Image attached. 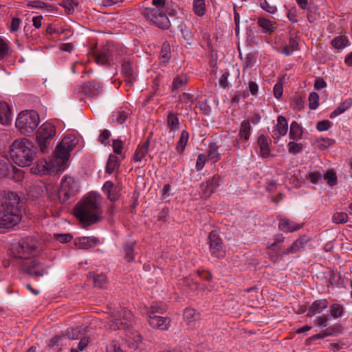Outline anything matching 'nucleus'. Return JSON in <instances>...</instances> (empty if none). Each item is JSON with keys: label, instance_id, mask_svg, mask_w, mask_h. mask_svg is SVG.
I'll return each instance as SVG.
<instances>
[{"label": "nucleus", "instance_id": "nucleus-1", "mask_svg": "<svg viewBox=\"0 0 352 352\" xmlns=\"http://www.w3.org/2000/svg\"><path fill=\"white\" fill-rule=\"evenodd\" d=\"M38 241L32 237H27L13 244L10 249L12 255L20 259V269L34 277L43 276L46 272L39 258H36Z\"/></svg>", "mask_w": 352, "mask_h": 352}, {"label": "nucleus", "instance_id": "nucleus-2", "mask_svg": "<svg viewBox=\"0 0 352 352\" xmlns=\"http://www.w3.org/2000/svg\"><path fill=\"white\" fill-rule=\"evenodd\" d=\"M76 144L74 135L65 136L57 145L54 155L50 159L40 160L36 167H32L33 173L46 175L63 170L67 167V162L70 157V152Z\"/></svg>", "mask_w": 352, "mask_h": 352}, {"label": "nucleus", "instance_id": "nucleus-3", "mask_svg": "<svg viewBox=\"0 0 352 352\" xmlns=\"http://www.w3.org/2000/svg\"><path fill=\"white\" fill-rule=\"evenodd\" d=\"M102 198L99 193L90 192L74 208L76 218L85 226L97 223L102 219Z\"/></svg>", "mask_w": 352, "mask_h": 352}, {"label": "nucleus", "instance_id": "nucleus-4", "mask_svg": "<svg viewBox=\"0 0 352 352\" xmlns=\"http://www.w3.org/2000/svg\"><path fill=\"white\" fill-rule=\"evenodd\" d=\"M112 319L109 322L108 327L111 330L124 329L126 342L132 349H138L142 342L141 335L132 327L133 314L131 311L124 308L114 311L111 315Z\"/></svg>", "mask_w": 352, "mask_h": 352}, {"label": "nucleus", "instance_id": "nucleus-5", "mask_svg": "<svg viewBox=\"0 0 352 352\" xmlns=\"http://www.w3.org/2000/svg\"><path fill=\"white\" fill-rule=\"evenodd\" d=\"M20 199L14 192H8L0 205V228H10L21 219L19 207Z\"/></svg>", "mask_w": 352, "mask_h": 352}, {"label": "nucleus", "instance_id": "nucleus-6", "mask_svg": "<svg viewBox=\"0 0 352 352\" xmlns=\"http://www.w3.org/2000/svg\"><path fill=\"white\" fill-rule=\"evenodd\" d=\"M10 155L14 164L21 167H26L32 164L36 153L32 143L27 139H22L12 143Z\"/></svg>", "mask_w": 352, "mask_h": 352}, {"label": "nucleus", "instance_id": "nucleus-7", "mask_svg": "<svg viewBox=\"0 0 352 352\" xmlns=\"http://www.w3.org/2000/svg\"><path fill=\"white\" fill-rule=\"evenodd\" d=\"M151 8L142 10V15L152 24L162 29H168L170 25L167 16L169 5L166 0H152Z\"/></svg>", "mask_w": 352, "mask_h": 352}, {"label": "nucleus", "instance_id": "nucleus-8", "mask_svg": "<svg viewBox=\"0 0 352 352\" xmlns=\"http://www.w3.org/2000/svg\"><path fill=\"white\" fill-rule=\"evenodd\" d=\"M39 122V116L36 111H23L18 115L15 125L21 134L29 135L35 131Z\"/></svg>", "mask_w": 352, "mask_h": 352}, {"label": "nucleus", "instance_id": "nucleus-9", "mask_svg": "<svg viewBox=\"0 0 352 352\" xmlns=\"http://www.w3.org/2000/svg\"><path fill=\"white\" fill-rule=\"evenodd\" d=\"M80 190V182L71 176H65L60 182L58 198L60 202H65L75 196Z\"/></svg>", "mask_w": 352, "mask_h": 352}, {"label": "nucleus", "instance_id": "nucleus-10", "mask_svg": "<svg viewBox=\"0 0 352 352\" xmlns=\"http://www.w3.org/2000/svg\"><path fill=\"white\" fill-rule=\"evenodd\" d=\"M55 134L56 129L51 123L45 122L39 127L36 134V140L41 152L46 151Z\"/></svg>", "mask_w": 352, "mask_h": 352}, {"label": "nucleus", "instance_id": "nucleus-11", "mask_svg": "<svg viewBox=\"0 0 352 352\" xmlns=\"http://www.w3.org/2000/svg\"><path fill=\"white\" fill-rule=\"evenodd\" d=\"M221 184L220 175H215L208 180L203 182L199 186V195L202 198H208L216 191Z\"/></svg>", "mask_w": 352, "mask_h": 352}, {"label": "nucleus", "instance_id": "nucleus-12", "mask_svg": "<svg viewBox=\"0 0 352 352\" xmlns=\"http://www.w3.org/2000/svg\"><path fill=\"white\" fill-rule=\"evenodd\" d=\"M208 239L211 254L218 258H223L225 256L226 252L223 245V242L219 237L217 232L214 230L210 232Z\"/></svg>", "mask_w": 352, "mask_h": 352}, {"label": "nucleus", "instance_id": "nucleus-13", "mask_svg": "<svg viewBox=\"0 0 352 352\" xmlns=\"http://www.w3.org/2000/svg\"><path fill=\"white\" fill-rule=\"evenodd\" d=\"M278 229L284 232H293L301 228L300 224L284 216H278Z\"/></svg>", "mask_w": 352, "mask_h": 352}, {"label": "nucleus", "instance_id": "nucleus-14", "mask_svg": "<svg viewBox=\"0 0 352 352\" xmlns=\"http://www.w3.org/2000/svg\"><path fill=\"white\" fill-rule=\"evenodd\" d=\"M184 319L190 329H195L200 320V314L192 308H186L184 311Z\"/></svg>", "mask_w": 352, "mask_h": 352}, {"label": "nucleus", "instance_id": "nucleus-15", "mask_svg": "<svg viewBox=\"0 0 352 352\" xmlns=\"http://www.w3.org/2000/svg\"><path fill=\"white\" fill-rule=\"evenodd\" d=\"M149 325L154 329L167 330L170 325V320L166 317L151 316L147 318Z\"/></svg>", "mask_w": 352, "mask_h": 352}, {"label": "nucleus", "instance_id": "nucleus-16", "mask_svg": "<svg viewBox=\"0 0 352 352\" xmlns=\"http://www.w3.org/2000/svg\"><path fill=\"white\" fill-rule=\"evenodd\" d=\"M288 131V124L286 118L283 116H279L277 118V124L273 130V138L278 141L282 136L286 135Z\"/></svg>", "mask_w": 352, "mask_h": 352}, {"label": "nucleus", "instance_id": "nucleus-17", "mask_svg": "<svg viewBox=\"0 0 352 352\" xmlns=\"http://www.w3.org/2000/svg\"><path fill=\"white\" fill-rule=\"evenodd\" d=\"M99 239L95 236H82L76 238L74 245L78 249L87 250L99 244Z\"/></svg>", "mask_w": 352, "mask_h": 352}, {"label": "nucleus", "instance_id": "nucleus-18", "mask_svg": "<svg viewBox=\"0 0 352 352\" xmlns=\"http://www.w3.org/2000/svg\"><path fill=\"white\" fill-rule=\"evenodd\" d=\"M12 120V113L10 107L6 102L0 101V123L8 125Z\"/></svg>", "mask_w": 352, "mask_h": 352}, {"label": "nucleus", "instance_id": "nucleus-19", "mask_svg": "<svg viewBox=\"0 0 352 352\" xmlns=\"http://www.w3.org/2000/svg\"><path fill=\"white\" fill-rule=\"evenodd\" d=\"M82 91L88 96H96L102 91V87L99 82L92 80L84 85Z\"/></svg>", "mask_w": 352, "mask_h": 352}, {"label": "nucleus", "instance_id": "nucleus-20", "mask_svg": "<svg viewBox=\"0 0 352 352\" xmlns=\"http://www.w3.org/2000/svg\"><path fill=\"white\" fill-rule=\"evenodd\" d=\"M122 70L126 84L132 85L135 80V71L133 65L129 62L124 63L122 65Z\"/></svg>", "mask_w": 352, "mask_h": 352}, {"label": "nucleus", "instance_id": "nucleus-21", "mask_svg": "<svg viewBox=\"0 0 352 352\" xmlns=\"http://www.w3.org/2000/svg\"><path fill=\"white\" fill-rule=\"evenodd\" d=\"M329 306V302L326 299L316 300L310 305L308 316H314L322 313Z\"/></svg>", "mask_w": 352, "mask_h": 352}, {"label": "nucleus", "instance_id": "nucleus-22", "mask_svg": "<svg viewBox=\"0 0 352 352\" xmlns=\"http://www.w3.org/2000/svg\"><path fill=\"white\" fill-rule=\"evenodd\" d=\"M188 83V77L186 74H180L175 76L171 85L173 91H179L186 87Z\"/></svg>", "mask_w": 352, "mask_h": 352}, {"label": "nucleus", "instance_id": "nucleus-23", "mask_svg": "<svg viewBox=\"0 0 352 352\" xmlns=\"http://www.w3.org/2000/svg\"><path fill=\"white\" fill-rule=\"evenodd\" d=\"M44 190V184L41 182H36L28 187L27 195L32 199H36L43 195Z\"/></svg>", "mask_w": 352, "mask_h": 352}, {"label": "nucleus", "instance_id": "nucleus-24", "mask_svg": "<svg viewBox=\"0 0 352 352\" xmlns=\"http://www.w3.org/2000/svg\"><path fill=\"white\" fill-rule=\"evenodd\" d=\"M257 24L262 28L263 33H271L276 30V22L263 16L258 17Z\"/></svg>", "mask_w": 352, "mask_h": 352}, {"label": "nucleus", "instance_id": "nucleus-25", "mask_svg": "<svg viewBox=\"0 0 352 352\" xmlns=\"http://www.w3.org/2000/svg\"><path fill=\"white\" fill-rule=\"evenodd\" d=\"M149 142L147 140L142 144L138 145L133 155V160L135 162H142L148 154Z\"/></svg>", "mask_w": 352, "mask_h": 352}, {"label": "nucleus", "instance_id": "nucleus-26", "mask_svg": "<svg viewBox=\"0 0 352 352\" xmlns=\"http://www.w3.org/2000/svg\"><path fill=\"white\" fill-rule=\"evenodd\" d=\"M352 106V98H349L341 102L339 106L331 113L329 117L331 119L335 118L338 116L343 113Z\"/></svg>", "mask_w": 352, "mask_h": 352}, {"label": "nucleus", "instance_id": "nucleus-27", "mask_svg": "<svg viewBox=\"0 0 352 352\" xmlns=\"http://www.w3.org/2000/svg\"><path fill=\"white\" fill-rule=\"evenodd\" d=\"M331 45L337 50H342L350 44L349 38L344 35H339L331 40Z\"/></svg>", "mask_w": 352, "mask_h": 352}, {"label": "nucleus", "instance_id": "nucleus-28", "mask_svg": "<svg viewBox=\"0 0 352 352\" xmlns=\"http://www.w3.org/2000/svg\"><path fill=\"white\" fill-rule=\"evenodd\" d=\"M258 145L260 148V155L263 158H266L270 155V149L267 138L264 135L259 136L258 139Z\"/></svg>", "mask_w": 352, "mask_h": 352}, {"label": "nucleus", "instance_id": "nucleus-29", "mask_svg": "<svg viewBox=\"0 0 352 352\" xmlns=\"http://www.w3.org/2000/svg\"><path fill=\"white\" fill-rule=\"evenodd\" d=\"M166 311V306L162 302H153L146 312L147 318L157 316V314H163Z\"/></svg>", "mask_w": 352, "mask_h": 352}, {"label": "nucleus", "instance_id": "nucleus-30", "mask_svg": "<svg viewBox=\"0 0 352 352\" xmlns=\"http://www.w3.org/2000/svg\"><path fill=\"white\" fill-rule=\"evenodd\" d=\"M12 165L8 163V160L0 155V177H5L10 175Z\"/></svg>", "mask_w": 352, "mask_h": 352}, {"label": "nucleus", "instance_id": "nucleus-31", "mask_svg": "<svg viewBox=\"0 0 352 352\" xmlns=\"http://www.w3.org/2000/svg\"><path fill=\"white\" fill-rule=\"evenodd\" d=\"M219 146L215 143H210L208 146L206 157L208 160L214 162H217L220 159V154L218 152Z\"/></svg>", "mask_w": 352, "mask_h": 352}, {"label": "nucleus", "instance_id": "nucleus-32", "mask_svg": "<svg viewBox=\"0 0 352 352\" xmlns=\"http://www.w3.org/2000/svg\"><path fill=\"white\" fill-rule=\"evenodd\" d=\"M189 138V133L183 130L181 133L179 139L176 145V150L179 153H182L185 149V147L188 143Z\"/></svg>", "mask_w": 352, "mask_h": 352}, {"label": "nucleus", "instance_id": "nucleus-33", "mask_svg": "<svg viewBox=\"0 0 352 352\" xmlns=\"http://www.w3.org/2000/svg\"><path fill=\"white\" fill-rule=\"evenodd\" d=\"M110 60V53L108 49H103L96 53V61L99 65L108 63Z\"/></svg>", "mask_w": 352, "mask_h": 352}, {"label": "nucleus", "instance_id": "nucleus-34", "mask_svg": "<svg viewBox=\"0 0 352 352\" xmlns=\"http://www.w3.org/2000/svg\"><path fill=\"white\" fill-rule=\"evenodd\" d=\"M302 135V129L300 125L296 122L293 121L290 124L289 137L293 140L300 139Z\"/></svg>", "mask_w": 352, "mask_h": 352}, {"label": "nucleus", "instance_id": "nucleus-35", "mask_svg": "<svg viewBox=\"0 0 352 352\" xmlns=\"http://www.w3.org/2000/svg\"><path fill=\"white\" fill-rule=\"evenodd\" d=\"M192 10L196 15L199 16H204L206 11L205 0H194Z\"/></svg>", "mask_w": 352, "mask_h": 352}, {"label": "nucleus", "instance_id": "nucleus-36", "mask_svg": "<svg viewBox=\"0 0 352 352\" xmlns=\"http://www.w3.org/2000/svg\"><path fill=\"white\" fill-rule=\"evenodd\" d=\"M251 133V126L250 122L248 120H244L241 122L240 130H239V136L241 139H244V140L248 141L249 140L250 135Z\"/></svg>", "mask_w": 352, "mask_h": 352}, {"label": "nucleus", "instance_id": "nucleus-37", "mask_svg": "<svg viewBox=\"0 0 352 352\" xmlns=\"http://www.w3.org/2000/svg\"><path fill=\"white\" fill-rule=\"evenodd\" d=\"M119 167L118 158L114 155H110L106 166V172L111 174Z\"/></svg>", "mask_w": 352, "mask_h": 352}, {"label": "nucleus", "instance_id": "nucleus-38", "mask_svg": "<svg viewBox=\"0 0 352 352\" xmlns=\"http://www.w3.org/2000/svg\"><path fill=\"white\" fill-rule=\"evenodd\" d=\"M287 248L278 244L275 250H270L271 251V259L276 261L278 258H281L283 256L289 254V253H283L285 250H287Z\"/></svg>", "mask_w": 352, "mask_h": 352}, {"label": "nucleus", "instance_id": "nucleus-39", "mask_svg": "<svg viewBox=\"0 0 352 352\" xmlns=\"http://www.w3.org/2000/svg\"><path fill=\"white\" fill-rule=\"evenodd\" d=\"M135 243L134 241H131L126 243L124 245V252L125 254V258L128 260V261H131L133 260L135 254H134V247Z\"/></svg>", "mask_w": 352, "mask_h": 352}, {"label": "nucleus", "instance_id": "nucleus-40", "mask_svg": "<svg viewBox=\"0 0 352 352\" xmlns=\"http://www.w3.org/2000/svg\"><path fill=\"white\" fill-rule=\"evenodd\" d=\"M330 312L333 318H341L344 312V307L341 304L333 303L330 307Z\"/></svg>", "mask_w": 352, "mask_h": 352}, {"label": "nucleus", "instance_id": "nucleus-41", "mask_svg": "<svg viewBox=\"0 0 352 352\" xmlns=\"http://www.w3.org/2000/svg\"><path fill=\"white\" fill-rule=\"evenodd\" d=\"M304 246L305 243L303 240L302 239H298L296 240L289 248H287V250H285L283 253L294 254L302 249Z\"/></svg>", "mask_w": 352, "mask_h": 352}, {"label": "nucleus", "instance_id": "nucleus-42", "mask_svg": "<svg viewBox=\"0 0 352 352\" xmlns=\"http://www.w3.org/2000/svg\"><path fill=\"white\" fill-rule=\"evenodd\" d=\"M179 119L173 113H169L167 118V125L170 131H175L179 128Z\"/></svg>", "mask_w": 352, "mask_h": 352}, {"label": "nucleus", "instance_id": "nucleus-43", "mask_svg": "<svg viewBox=\"0 0 352 352\" xmlns=\"http://www.w3.org/2000/svg\"><path fill=\"white\" fill-rule=\"evenodd\" d=\"M78 3L77 0H65L60 6L63 7L68 14L74 12V8L77 7Z\"/></svg>", "mask_w": 352, "mask_h": 352}, {"label": "nucleus", "instance_id": "nucleus-44", "mask_svg": "<svg viewBox=\"0 0 352 352\" xmlns=\"http://www.w3.org/2000/svg\"><path fill=\"white\" fill-rule=\"evenodd\" d=\"M298 44L296 40L290 39L289 44L283 48L282 52L287 56H289L298 50Z\"/></svg>", "mask_w": 352, "mask_h": 352}, {"label": "nucleus", "instance_id": "nucleus-45", "mask_svg": "<svg viewBox=\"0 0 352 352\" xmlns=\"http://www.w3.org/2000/svg\"><path fill=\"white\" fill-rule=\"evenodd\" d=\"M259 6L263 10L272 14H275L278 10L275 5L270 4L267 0H259Z\"/></svg>", "mask_w": 352, "mask_h": 352}, {"label": "nucleus", "instance_id": "nucleus-46", "mask_svg": "<svg viewBox=\"0 0 352 352\" xmlns=\"http://www.w3.org/2000/svg\"><path fill=\"white\" fill-rule=\"evenodd\" d=\"M324 179L330 186H335L337 184L336 173L333 170H328L324 175Z\"/></svg>", "mask_w": 352, "mask_h": 352}, {"label": "nucleus", "instance_id": "nucleus-47", "mask_svg": "<svg viewBox=\"0 0 352 352\" xmlns=\"http://www.w3.org/2000/svg\"><path fill=\"white\" fill-rule=\"evenodd\" d=\"M129 114V110L120 109L113 115V119L115 118L117 123L122 124L126 120Z\"/></svg>", "mask_w": 352, "mask_h": 352}, {"label": "nucleus", "instance_id": "nucleus-48", "mask_svg": "<svg viewBox=\"0 0 352 352\" xmlns=\"http://www.w3.org/2000/svg\"><path fill=\"white\" fill-rule=\"evenodd\" d=\"M309 107L311 109H316L319 104V96L316 92H311L309 96Z\"/></svg>", "mask_w": 352, "mask_h": 352}, {"label": "nucleus", "instance_id": "nucleus-49", "mask_svg": "<svg viewBox=\"0 0 352 352\" xmlns=\"http://www.w3.org/2000/svg\"><path fill=\"white\" fill-rule=\"evenodd\" d=\"M288 151L289 153L296 155L301 152L302 144L295 142H289L287 144Z\"/></svg>", "mask_w": 352, "mask_h": 352}, {"label": "nucleus", "instance_id": "nucleus-50", "mask_svg": "<svg viewBox=\"0 0 352 352\" xmlns=\"http://www.w3.org/2000/svg\"><path fill=\"white\" fill-rule=\"evenodd\" d=\"M318 146L320 150H325L332 146L334 141L330 138H321L317 140Z\"/></svg>", "mask_w": 352, "mask_h": 352}, {"label": "nucleus", "instance_id": "nucleus-51", "mask_svg": "<svg viewBox=\"0 0 352 352\" xmlns=\"http://www.w3.org/2000/svg\"><path fill=\"white\" fill-rule=\"evenodd\" d=\"M285 240V237L282 234H276L274 236V242L267 245L268 250H275L277 245L283 243Z\"/></svg>", "mask_w": 352, "mask_h": 352}, {"label": "nucleus", "instance_id": "nucleus-52", "mask_svg": "<svg viewBox=\"0 0 352 352\" xmlns=\"http://www.w3.org/2000/svg\"><path fill=\"white\" fill-rule=\"evenodd\" d=\"M332 219L336 223H344L348 221V215L345 212H336Z\"/></svg>", "mask_w": 352, "mask_h": 352}, {"label": "nucleus", "instance_id": "nucleus-53", "mask_svg": "<svg viewBox=\"0 0 352 352\" xmlns=\"http://www.w3.org/2000/svg\"><path fill=\"white\" fill-rule=\"evenodd\" d=\"M160 57L164 58V62L168 61L170 58V48L168 44L164 43L162 45L160 52Z\"/></svg>", "mask_w": 352, "mask_h": 352}, {"label": "nucleus", "instance_id": "nucleus-54", "mask_svg": "<svg viewBox=\"0 0 352 352\" xmlns=\"http://www.w3.org/2000/svg\"><path fill=\"white\" fill-rule=\"evenodd\" d=\"M94 281L96 287L102 288L106 284V276L103 274H97L94 277Z\"/></svg>", "mask_w": 352, "mask_h": 352}, {"label": "nucleus", "instance_id": "nucleus-55", "mask_svg": "<svg viewBox=\"0 0 352 352\" xmlns=\"http://www.w3.org/2000/svg\"><path fill=\"white\" fill-rule=\"evenodd\" d=\"M21 20L19 18L14 17L12 19L10 25L9 26V30L12 33L16 32L21 26Z\"/></svg>", "mask_w": 352, "mask_h": 352}, {"label": "nucleus", "instance_id": "nucleus-56", "mask_svg": "<svg viewBox=\"0 0 352 352\" xmlns=\"http://www.w3.org/2000/svg\"><path fill=\"white\" fill-rule=\"evenodd\" d=\"M208 158L206 154L201 153L199 155L197 162H196V169L197 170H201L205 166L206 161H208Z\"/></svg>", "mask_w": 352, "mask_h": 352}, {"label": "nucleus", "instance_id": "nucleus-57", "mask_svg": "<svg viewBox=\"0 0 352 352\" xmlns=\"http://www.w3.org/2000/svg\"><path fill=\"white\" fill-rule=\"evenodd\" d=\"M332 123L327 120L320 121L316 124V129L318 131H327L331 126Z\"/></svg>", "mask_w": 352, "mask_h": 352}, {"label": "nucleus", "instance_id": "nucleus-58", "mask_svg": "<svg viewBox=\"0 0 352 352\" xmlns=\"http://www.w3.org/2000/svg\"><path fill=\"white\" fill-rule=\"evenodd\" d=\"M54 236L56 241L62 243H68L72 239V236L70 234H55Z\"/></svg>", "mask_w": 352, "mask_h": 352}, {"label": "nucleus", "instance_id": "nucleus-59", "mask_svg": "<svg viewBox=\"0 0 352 352\" xmlns=\"http://www.w3.org/2000/svg\"><path fill=\"white\" fill-rule=\"evenodd\" d=\"M113 152L116 154L120 155L122 153V148H123V142L120 140H114L113 141Z\"/></svg>", "mask_w": 352, "mask_h": 352}, {"label": "nucleus", "instance_id": "nucleus-60", "mask_svg": "<svg viewBox=\"0 0 352 352\" xmlns=\"http://www.w3.org/2000/svg\"><path fill=\"white\" fill-rule=\"evenodd\" d=\"M255 62L256 58L254 55L252 54H248L245 58L243 66L245 68L252 67L254 65Z\"/></svg>", "mask_w": 352, "mask_h": 352}, {"label": "nucleus", "instance_id": "nucleus-61", "mask_svg": "<svg viewBox=\"0 0 352 352\" xmlns=\"http://www.w3.org/2000/svg\"><path fill=\"white\" fill-rule=\"evenodd\" d=\"M27 6L36 9H44L47 7V5L45 3L39 0L29 1Z\"/></svg>", "mask_w": 352, "mask_h": 352}, {"label": "nucleus", "instance_id": "nucleus-62", "mask_svg": "<svg viewBox=\"0 0 352 352\" xmlns=\"http://www.w3.org/2000/svg\"><path fill=\"white\" fill-rule=\"evenodd\" d=\"M179 101L182 103H185L186 107H190L192 102V96L188 93H183L179 96Z\"/></svg>", "mask_w": 352, "mask_h": 352}, {"label": "nucleus", "instance_id": "nucleus-63", "mask_svg": "<svg viewBox=\"0 0 352 352\" xmlns=\"http://www.w3.org/2000/svg\"><path fill=\"white\" fill-rule=\"evenodd\" d=\"M111 135L110 132L108 130H103L99 136V141L102 144H107L109 143V139Z\"/></svg>", "mask_w": 352, "mask_h": 352}, {"label": "nucleus", "instance_id": "nucleus-64", "mask_svg": "<svg viewBox=\"0 0 352 352\" xmlns=\"http://www.w3.org/2000/svg\"><path fill=\"white\" fill-rule=\"evenodd\" d=\"M107 352H124L116 342H111L107 346Z\"/></svg>", "mask_w": 352, "mask_h": 352}]
</instances>
